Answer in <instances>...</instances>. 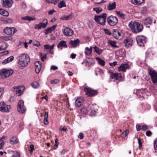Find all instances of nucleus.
<instances>
[{"instance_id": "obj_1", "label": "nucleus", "mask_w": 157, "mask_h": 157, "mask_svg": "<svg viewBox=\"0 0 157 157\" xmlns=\"http://www.w3.org/2000/svg\"><path fill=\"white\" fill-rule=\"evenodd\" d=\"M30 62V58L28 55L22 54L18 57V65L21 69L27 67Z\"/></svg>"}, {"instance_id": "obj_2", "label": "nucleus", "mask_w": 157, "mask_h": 157, "mask_svg": "<svg viewBox=\"0 0 157 157\" xmlns=\"http://www.w3.org/2000/svg\"><path fill=\"white\" fill-rule=\"evenodd\" d=\"M128 27L134 33L141 32L143 29V25L138 22L131 21L128 24Z\"/></svg>"}, {"instance_id": "obj_3", "label": "nucleus", "mask_w": 157, "mask_h": 157, "mask_svg": "<svg viewBox=\"0 0 157 157\" xmlns=\"http://www.w3.org/2000/svg\"><path fill=\"white\" fill-rule=\"evenodd\" d=\"M106 15V14L105 13H104L99 15H95L94 19L98 24L104 25H105Z\"/></svg>"}, {"instance_id": "obj_4", "label": "nucleus", "mask_w": 157, "mask_h": 157, "mask_svg": "<svg viewBox=\"0 0 157 157\" xmlns=\"http://www.w3.org/2000/svg\"><path fill=\"white\" fill-rule=\"evenodd\" d=\"M148 71L152 83L157 85V72L152 68H149Z\"/></svg>"}, {"instance_id": "obj_5", "label": "nucleus", "mask_w": 157, "mask_h": 157, "mask_svg": "<svg viewBox=\"0 0 157 157\" xmlns=\"http://www.w3.org/2000/svg\"><path fill=\"white\" fill-rule=\"evenodd\" d=\"M12 70L3 69L0 70V75L2 78H5L10 76L13 73Z\"/></svg>"}, {"instance_id": "obj_6", "label": "nucleus", "mask_w": 157, "mask_h": 157, "mask_svg": "<svg viewBox=\"0 0 157 157\" xmlns=\"http://www.w3.org/2000/svg\"><path fill=\"white\" fill-rule=\"evenodd\" d=\"M18 112L20 113H24L26 110V108L24 105V101L22 100H19L17 107Z\"/></svg>"}, {"instance_id": "obj_7", "label": "nucleus", "mask_w": 157, "mask_h": 157, "mask_svg": "<svg viewBox=\"0 0 157 157\" xmlns=\"http://www.w3.org/2000/svg\"><path fill=\"white\" fill-rule=\"evenodd\" d=\"M107 21L109 25L114 26L118 23V19L117 17L111 15L107 18Z\"/></svg>"}, {"instance_id": "obj_8", "label": "nucleus", "mask_w": 157, "mask_h": 157, "mask_svg": "<svg viewBox=\"0 0 157 157\" xmlns=\"http://www.w3.org/2000/svg\"><path fill=\"white\" fill-rule=\"evenodd\" d=\"M10 109V106L6 105L4 101L0 103V111L2 112H8Z\"/></svg>"}, {"instance_id": "obj_9", "label": "nucleus", "mask_w": 157, "mask_h": 157, "mask_svg": "<svg viewBox=\"0 0 157 157\" xmlns=\"http://www.w3.org/2000/svg\"><path fill=\"white\" fill-rule=\"evenodd\" d=\"M84 91L86 94L89 97H92L98 94L97 90H94L89 87H85Z\"/></svg>"}, {"instance_id": "obj_10", "label": "nucleus", "mask_w": 157, "mask_h": 157, "mask_svg": "<svg viewBox=\"0 0 157 157\" xmlns=\"http://www.w3.org/2000/svg\"><path fill=\"white\" fill-rule=\"evenodd\" d=\"M137 44L140 46H144L146 42V37L143 36H138L136 37Z\"/></svg>"}, {"instance_id": "obj_11", "label": "nucleus", "mask_w": 157, "mask_h": 157, "mask_svg": "<svg viewBox=\"0 0 157 157\" xmlns=\"http://www.w3.org/2000/svg\"><path fill=\"white\" fill-rule=\"evenodd\" d=\"M16 29L14 27H6L4 29V32L8 35L13 34L17 31Z\"/></svg>"}, {"instance_id": "obj_12", "label": "nucleus", "mask_w": 157, "mask_h": 157, "mask_svg": "<svg viewBox=\"0 0 157 157\" xmlns=\"http://www.w3.org/2000/svg\"><path fill=\"white\" fill-rule=\"evenodd\" d=\"M109 72L110 74V77L112 79H115L121 81L122 78V75L121 73H114L112 71H109Z\"/></svg>"}, {"instance_id": "obj_13", "label": "nucleus", "mask_w": 157, "mask_h": 157, "mask_svg": "<svg viewBox=\"0 0 157 157\" xmlns=\"http://www.w3.org/2000/svg\"><path fill=\"white\" fill-rule=\"evenodd\" d=\"M2 3L3 7L9 8L12 6L13 2L12 0H2Z\"/></svg>"}, {"instance_id": "obj_14", "label": "nucleus", "mask_w": 157, "mask_h": 157, "mask_svg": "<svg viewBox=\"0 0 157 157\" xmlns=\"http://www.w3.org/2000/svg\"><path fill=\"white\" fill-rule=\"evenodd\" d=\"M63 34L67 36H71L74 33V32L72 29L66 27L63 29Z\"/></svg>"}, {"instance_id": "obj_15", "label": "nucleus", "mask_w": 157, "mask_h": 157, "mask_svg": "<svg viewBox=\"0 0 157 157\" xmlns=\"http://www.w3.org/2000/svg\"><path fill=\"white\" fill-rule=\"evenodd\" d=\"M15 91L17 95L19 96L23 94L25 87L23 86H18L14 88Z\"/></svg>"}, {"instance_id": "obj_16", "label": "nucleus", "mask_w": 157, "mask_h": 157, "mask_svg": "<svg viewBox=\"0 0 157 157\" xmlns=\"http://www.w3.org/2000/svg\"><path fill=\"white\" fill-rule=\"evenodd\" d=\"M133 41L131 38H127L125 39L124 41L125 45L126 47L128 48L132 46L133 45Z\"/></svg>"}, {"instance_id": "obj_17", "label": "nucleus", "mask_w": 157, "mask_h": 157, "mask_svg": "<svg viewBox=\"0 0 157 157\" xmlns=\"http://www.w3.org/2000/svg\"><path fill=\"white\" fill-rule=\"evenodd\" d=\"M34 65L35 66L36 73L38 74L39 73L41 69V63L39 61H36Z\"/></svg>"}, {"instance_id": "obj_18", "label": "nucleus", "mask_w": 157, "mask_h": 157, "mask_svg": "<svg viewBox=\"0 0 157 157\" xmlns=\"http://www.w3.org/2000/svg\"><path fill=\"white\" fill-rule=\"evenodd\" d=\"M67 41L65 40H61L58 43L57 46L58 48H60L62 50L63 48H67V46L66 44Z\"/></svg>"}, {"instance_id": "obj_19", "label": "nucleus", "mask_w": 157, "mask_h": 157, "mask_svg": "<svg viewBox=\"0 0 157 157\" xmlns=\"http://www.w3.org/2000/svg\"><path fill=\"white\" fill-rule=\"evenodd\" d=\"M57 26V25H54L51 27L47 28L44 30V32L46 35L51 33L56 29Z\"/></svg>"}, {"instance_id": "obj_20", "label": "nucleus", "mask_w": 157, "mask_h": 157, "mask_svg": "<svg viewBox=\"0 0 157 157\" xmlns=\"http://www.w3.org/2000/svg\"><path fill=\"white\" fill-rule=\"evenodd\" d=\"M128 67V64L122 63L118 68V71H125L126 69Z\"/></svg>"}, {"instance_id": "obj_21", "label": "nucleus", "mask_w": 157, "mask_h": 157, "mask_svg": "<svg viewBox=\"0 0 157 157\" xmlns=\"http://www.w3.org/2000/svg\"><path fill=\"white\" fill-rule=\"evenodd\" d=\"M80 40L78 39H77L74 40H71L69 43V44L74 47L77 46L79 44Z\"/></svg>"}, {"instance_id": "obj_22", "label": "nucleus", "mask_w": 157, "mask_h": 157, "mask_svg": "<svg viewBox=\"0 0 157 157\" xmlns=\"http://www.w3.org/2000/svg\"><path fill=\"white\" fill-rule=\"evenodd\" d=\"M94 63V62L93 60L88 61L86 59L83 60V62H82V64H84L86 66L89 67Z\"/></svg>"}, {"instance_id": "obj_23", "label": "nucleus", "mask_w": 157, "mask_h": 157, "mask_svg": "<svg viewBox=\"0 0 157 157\" xmlns=\"http://www.w3.org/2000/svg\"><path fill=\"white\" fill-rule=\"evenodd\" d=\"M116 6V4L115 2H113V3H110L107 6V8L109 10H112L115 9Z\"/></svg>"}, {"instance_id": "obj_24", "label": "nucleus", "mask_w": 157, "mask_h": 157, "mask_svg": "<svg viewBox=\"0 0 157 157\" xmlns=\"http://www.w3.org/2000/svg\"><path fill=\"white\" fill-rule=\"evenodd\" d=\"M83 98H78L75 102V105L77 107L80 106L82 104Z\"/></svg>"}, {"instance_id": "obj_25", "label": "nucleus", "mask_w": 157, "mask_h": 157, "mask_svg": "<svg viewBox=\"0 0 157 157\" xmlns=\"http://www.w3.org/2000/svg\"><path fill=\"white\" fill-rule=\"evenodd\" d=\"M10 144H17L18 141L17 137L16 136H13L10 138Z\"/></svg>"}, {"instance_id": "obj_26", "label": "nucleus", "mask_w": 157, "mask_h": 157, "mask_svg": "<svg viewBox=\"0 0 157 157\" xmlns=\"http://www.w3.org/2000/svg\"><path fill=\"white\" fill-rule=\"evenodd\" d=\"M152 20L150 17L146 18L143 20L144 24L145 25H150L152 23Z\"/></svg>"}, {"instance_id": "obj_27", "label": "nucleus", "mask_w": 157, "mask_h": 157, "mask_svg": "<svg viewBox=\"0 0 157 157\" xmlns=\"http://www.w3.org/2000/svg\"><path fill=\"white\" fill-rule=\"evenodd\" d=\"M113 36L117 39H118L119 37L121 36V33L117 29H114L113 30Z\"/></svg>"}, {"instance_id": "obj_28", "label": "nucleus", "mask_w": 157, "mask_h": 157, "mask_svg": "<svg viewBox=\"0 0 157 157\" xmlns=\"http://www.w3.org/2000/svg\"><path fill=\"white\" fill-rule=\"evenodd\" d=\"M21 20L24 21H30L32 20H36V18L34 17H30L29 16H27L25 17H21Z\"/></svg>"}, {"instance_id": "obj_29", "label": "nucleus", "mask_w": 157, "mask_h": 157, "mask_svg": "<svg viewBox=\"0 0 157 157\" xmlns=\"http://www.w3.org/2000/svg\"><path fill=\"white\" fill-rule=\"evenodd\" d=\"M131 2L135 5H140L144 2V0H131Z\"/></svg>"}, {"instance_id": "obj_30", "label": "nucleus", "mask_w": 157, "mask_h": 157, "mask_svg": "<svg viewBox=\"0 0 157 157\" xmlns=\"http://www.w3.org/2000/svg\"><path fill=\"white\" fill-rule=\"evenodd\" d=\"M96 59L98 61V63L100 65L104 66L105 65V62L102 59L98 57H96Z\"/></svg>"}, {"instance_id": "obj_31", "label": "nucleus", "mask_w": 157, "mask_h": 157, "mask_svg": "<svg viewBox=\"0 0 157 157\" xmlns=\"http://www.w3.org/2000/svg\"><path fill=\"white\" fill-rule=\"evenodd\" d=\"M94 51L99 55H100L103 51V50L97 46H95L93 48Z\"/></svg>"}, {"instance_id": "obj_32", "label": "nucleus", "mask_w": 157, "mask_h": 157, "mask_svg": "<svg viewBox=\"0 0 157 157\" xmlns=\"http://www.w3.org/2000/svg\"><path fill=\"white\" fill-rule=\"evenodd\" d=\"M0 14L6 17L9 15V13L7 11L2 9H0Z\"/></svg>"}, {"instance_id": "obj_33", "label": "nucleus", "mask_w": 157, "mask_h": 157, "mask_svg": "<svg viewBox=\"0 0 157 157\" xmlns=\"http://www.w3.org/2000/svg\"><path fill=\"white\" fill-rule=\"evenodd\" d=\"M116 14L119 17L123 19H125V15L121 11H117L116 12Z\"/></svg>"}, {"instance_id": "obj_34", "label": "nucleus", "mask_w": 157, "mask_h": 157, "mask_svg": "<svg viewBox=\"0 0 157 157\" xmlns=\"http://www.w3.org/2000/svg\"><path fill=\"white\" fill-rule=\"evenodd\" d=\"M3 40L5 41L11 40L12 39V36L11 35L4 36L2 37Z\"/></svg>"}, {"instance_id": "obj_35", "label": "nucleus", "mask_w": 157, "mask_h": 157, "mask_svg": "<svg viewBox=\"0 0 157 157\" xmlns=\"http://www.w3.org/2000/svg\"><path fill=\"white\" fill-rule=\"evenodd\" d=\"M58 6L59 8H61L63 7H66L67 6L64 0H63L58 4Z\"/></svg>"}, {"instance_id": "obj_36", "label": "nucleus", "mask_w": 157, "mask_h": 157, "mask_svg": "<svg viewBox=\"0 0 157 157\" xmlns=\"http://www.w3.org/2000/svg\"><path fill=\"white\" fill-rule=\"evenodd\" d=\"M116 42L114 41L109 40L108 41V43L111 46L114 48H117L118 46L116 45Z\"/></svg>"}, {"instance_id": "obj_37", "label": "nucleus", "mask_w": 157, "mask_h": 157, "mask_svg": "<svg viewBox=\"0 0 157 157\" xmlns=\"http://www.w3.org/2000/svg\"><path fill=\"white\" fill-rule=\"evenodd\" d=\"M129 131L127 130H125L122 132L121 134V137L125 139L127 137V135L128 134Z\"/></svg>"}, {"instance_id": "obj_38", "label": "nucleus", "mask_w": 157, "mask_h": 157, "mask_svg": "<svg viewBox=\"0 0 157 157\" xmlns=\"http://www.w3.org/2000/svg\"><path fill=\"white\" fill-rule=\"evenodd\" d=\"M55 44H53L51 46H50L48 45H44V49L45 50H52V49L54 46H55Z\"/></svg>"}, {"instance_id": "obj_39", "label": "nucleus", "mask_w": 157, "mask_h": 157, "mask_svg": "<svg viewBox=\"0 0 157 157\" xmlns=\"http://www.w3.org/2000/svg\"><path fill=\"white\" fill-rule=\"evenodd\" d=\"M7 47V45L6 43H3L0 46V51L6 49Z\"/></svg>"}, {"instance_id": "obj_40", "label": "nucleus", "mask_w": 157, "mask_h": 157, "mask_svg": "<svg viewBox=\"0 0 157 157\" xmlns=\"http://www.w3.org/2000/svg\"><path fill=\"white\" fill-rule=\"evenodd\" d=\"M32 86L34 88H37L40 86V85L37 82H34L31 84Z\"/></svg>"}, {"instance_id": "obj_41", "label": "nucleus", "mask_w": 157, "mask_h": 157, "mask_svg": "<svg viewBox=\"0 0 157 157\" xmlns=\"http://www.w3.org/2000/svg\"><path fill=\"white\" fill-rule=\"evenodd\" d=\"M92 52L89 50V48L88 47H86L85 48V53L87 56H89L91 54Z\"/></svg>"}, {"instance_id": "obj_42", "label": "nucleus", "mask_w": 157, "mask_h": 157, "mask_svg": "<svg viewBox=\"0 0 157 157\" xmlns=\"http://www.w3.org/2000/svg\"><path fill=\"white\" fill-rule=\"evenodd\" d=\"M90 108L92 110L94 111L95 113H96V111L98 109V106L97 105H90Z\"/></svg>"}, {"instance_id": "obj_43", "label": "nucleus", "mask_w": 157, "mask_h": 157, "mask_svg": "<svg viewBox=\"0 0 157 157\" xmlns=\"http://www.w3.org/2000/svg\"><path fill=\"white\" fill-rule=\"evenodd\" d=\"M93 10L95 11L97 13H99L102 11V9L100 7H95L93 8Z\"/></svg>"}, {"instance_id": "obj_44", "label": "nucleus", "mask_w": 157, "mask_h": 157, "mask_svg": "<svg viewBox=\"0 0 157 157\" xmlns=\"http://www.w3.org/2000/svg\"><path fill=\"white\" fill-rule=\"evenodd\" d=\"M12 157H20V154L17 151L14 152L13 153Z\"/></svg>"}, {"instance_id": "obj_45", "label": "nucleus", "mask_w": 157, "mask_h": 157, "mask_svg": "<svg viewBox=\"0 0 157 157\" xmlns=\"http://www.w3.org/2000/svg\"><path fill=\"white\" fill-rule=\"evenodd\" d=\"M59 81L58 79H55L51 81V83L52 84H56L58 83Z\"/></svg>"}, {"instance_id": "obj_46", "label": "nucleus", "mask_w": 157, "mask_h": 157, "mask_svg": "<svg viewBox=\"0 0 157 157\" xmlns=\"http://www.w3.org/2000/svg\"><path fill=\"white\" fill-rule=\"evenodd\" d=\"M7 60L8 62V63L11 62L14 59V57L13 56H10V57L8 58L7 59Z\"/></svg>"}, {"instance_id": "obj_47", "label": "nucleus", "mask_w": 157, "mask_h": 157, "mask_svg": "<svg viewBox=\"0 0 157 157\" xmlns=\"http://www.w3.org/2000/svg\"><path fill=\"white\" fill-rule=\"evenodd\" d=\"M138 142L139 144V148L140 149L142 147V143L141 141L140 138L138 139Z\"/></svg>"}, {"instance_id": "obj_48", "label": "nucleus", "mask_w": 157, "mask_h": 157, "mask_svg": "<svg viewBox=\"0 0 157 157\" xmlns=\"http://www.w3.org/2000/svg\"><path fill=\"white\" fill-rule=\"evenodd\" d=\"M104 30L105 34H108L109 35H111V33L110 31L107 29H104Z\"/></svg>"}, {"instance_id": "obj_49", "label": "nucleus", "mask_w": 157, "mask_h": 157, "mask_svg": "<svg viewBox=\"0 0 157 157\" xmlns=\"http://www.w3.org/2000/svg\"><path fill=\"white\" fill-rule=\"evenodd\" d=\"M34 28L36 29H37L38 30L40 29L41 28V26H40V23H39V24H37L35 25Z\"/></svg>"}, {"instance_id": "obj_50", "label": "nucleus", "mask_w": 157, "mask_h": 157, "mask_svg": "<svg viewBox=\"0 0 157 157\" xmlns=\"http://www.w3.org/2000/svg\"><path fill=\"white\" fill-rule=\"evenodd\" d=\"M39 23L40 25L41 28H42L44 29L48 25L46 24H45L44 23H43L42 22H40Z\"/></svg>"}, {"instance_id": "obj_51", "label": "nucleus", "mask_w": 157, "mask_h": 157, "mask_svg": "<svg viewBox=\"0 0 157 157\" xmlns=\"http://www.w3.org/2000/svg\"><path fill=\"white\" fill-rule=\"evenodd\" d=\"M147 11V9L146 7H143L142 10H141V12L143 14H145Z\"/></svg>"}, {"instance_id": "obj_52", "label": "nucleus", "mask_w": 157, "mask_h": 157, "mask_svg": "<svg viewBox=\"0 0 157 157\" xmlns=\"http://www.w3.org/2000/svg\"><path fill=\"white\" fill-rule=\"evenodd\" d=\"M30 153H32L33 152V151L34 149V146L33 144H31L30 145Z\"/></svg>"}, {"instance_id": "obj_53", "label": "nucleus", "mask_w": 157, "mask_h": 157, "mask_svg": "<svg viewBox=\"0 0 157 157\" xmlns=\"http://www.w3.org/2000/svg\"><path fill=\"white\" fill-rule=\"evenodd\" d=\"M6 22L7 23L10 24L12 23L13 20L11 19L7 18L6 20Z\"/></svg>"}, {"instance_id": "obj_54", "label": "nucleus", "mask_w": 157, "mask_h": 157, "mask_svg": "<svg viewBox=\"0 0 157 157\" xmlns=\"http://www.w3.org/2000/svg\"><path fill=\"white\" fill-rule=\"evenodd\" d=\"M147 129H148V127L146 125H143L142 126L141 129L143 130H144V131L146 130H147Z\"/></svg>"}, {"instance_id": "obj_55", "label": "nucleus", "mask_w": 157, "mask_h": 157, "mask_svg": "<svg viewBox=\"0 0 157 157\" xmlns=\"http://www.w3.org/2000/svg\"><path fill=\"white\" fill-rule=\"evenodd\" d=\"M117 64V62L116 61H114L113 63H109V65L110 66L113 67L115 66Z\"/></svg>"}, {"instance_id": "obj_56", "label": "nucleus", "mask_w": 157, "mask_h": 157, "mask_svg": "<svg viewBox=\"0 0 157 157\" xmlns=\"http://www.w3.org/2000/svg\"><path fill=\"white\" fill-rule=\"evenodd\" d=\"M83 137L84 135L81 132L80 133L78 136V138L80 139H82L83 138Z\"/></svg>"}, {"instance_id": "obj_57", "label": "nucleus", "mask_w": 157, "mask_h": 157, "mask_svg": "<svg viewBox=\"0 0 157 157\" xmlns=\"http://www.w3.org/2000/svg\"><path fill=\"white\" fill-rule=\"evenodd\" d=\"M154 147L155 150H157V140L154 142Z\"/></svg>"}, {"instance_id": "obj_58", "label": "nucleus", "mask_w": 157, "mask_h": 157, "mask_svg": "<svg viewBox=\"0 0 157 157\" xmlns=\"http://www.w3.org/2000/svg\"><path fill=\"white\" fill-rule=\"evenodd\" d=\"M142 126L139 124H137L136 125V130L137 131H140L141 129Z\"/></svg>"}, {"instance_id": "obj_59", "label": "nucleus", "mask_w": 157, "mask_h": 157, "mask_svg": "<svg viewBox=\"0 0 157 157\" xmlns=\"http://www.w3.org/2000/svg\"><path fill=\"white\" fill-rule=\"evenodd\" d=\"M146 135L147 136H150L152 134V132L150 131H147L146 133Z\"/></svg>"}, {"instance_id": "obj_60", "label": "nucleus", "mask_w": 157, "mask_h": 157, "mask_svg": "<svg viewBox=\"0 0 157 157\" xmlns=\"http://www.w3.org/2000/svg\"><path fill=\"white\" fill-rule=\"evenodd\" d=\"M56 12V11L55 10H51L49 11L48 12V13L49 15H52L53 14V13L54 12Z\"/></svg>"}, {"instance_id": "obj_61", "label": "nucleus", "mask_w": 157, "mask_h": 157, "mask_svg": "<svg viewBox=\"0 0 157 157\" xmlns=\"http://www.w3.org/2000/svg\"><path fill=\"white\" fill-rule=\"evenodd\" d=\"M43 23H44L47 25H48V21L47 19H43L42 22Z\"/></svg>"}, {"instance_id": "obj_62", "label": "nucleus", "mask_w": 157, "mask_h": 157, "mask_svg": "<svg viewBox=\"0 0 157 157\" xmlns=\"http://www.w3.org/2000/svg\"><path fill=\"white\" fill-rule=\"evenodd\" d=\"M44 123L45 125H47L48 124V119L44 118Z\"/></svg>"}, {"instance_id": "obj_63", "label": "nucleus", "mask_w": 157, "mask_h": 157, "mask_svg": "<svg viewBox=\"0 0 157 157\" xmlns=\"http://www.w3.org/2000/svg\"><path fill=\"white\" fill-rule=\"evenodd\" d=\"M5 144V142L4 141H2L0 144V149H1L2 148L3 146Z\"/></svg>"}, {"instance_id": "obj_64", "label": "nucleus", "mask_w": 157, "mask_h": 157, "mask_svg": "<svg viewBox=\"0 0 157 157\" xmlns=\"http://www.w3.org/2000/svg\"><path fill=\"white\" fill-rule=\"evenodd\" d=\"M58 69V67L57 66H52L51 67V69H53L54 70H57Z\"/></svg>"}]
</instances>
